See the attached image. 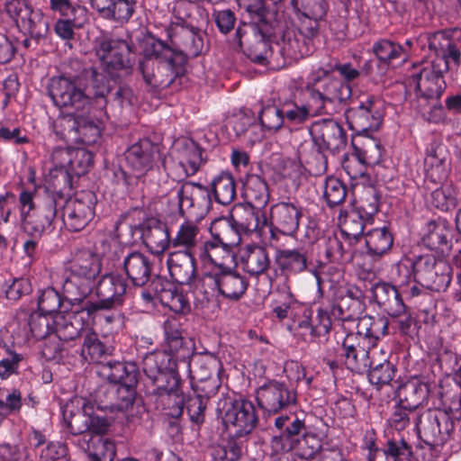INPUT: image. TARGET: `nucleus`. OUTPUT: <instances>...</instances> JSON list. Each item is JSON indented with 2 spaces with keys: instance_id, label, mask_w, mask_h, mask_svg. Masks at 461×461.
I'll use <instances>...</instances> for the list:
<instances>
[{
  "instance_id": "nucleus-39",
  "label": "nucleus",
  "mask_w": 461,
  "mask_h": 461,
  "mask_svg": "<svg viewBox=\"0 0 461 461\" xmlns=\"http://www.w3.org/2000/svg\"><path fill=\"white\" fill-rule=\"evenodd\" d=\"M452 229L446 221H430L422 238L423 244L431 250H441L451 246Z\"/></svg>"
},
{
  "instance_id": "nucleus-60",
  "label": "nucleus",
  "mask_w": 461,
  "mask_h": 461,
  "mask_svg": "<svg viewBox=\"0 0 461 461\" xmlns=\"http://www.w3.org/2000/svg\"><path fill=\"white\" fill-rule=\"evenodd\" d=\"M373 51L377 59L384 63H391L398 59H404L402 56H405L403 46L385 39L375 42Z\"/></svg>"
},
{
  "instance_id": "nucleus-25",
  "label": "nucleus",
  "mask_w": 461,
  "mask_h": 461,
  "mask_svg": "<svg viewBox=\"0 0 461 461\" xmlns=\"http://www.w3.org/2000/svg\"><path fill=\"white\" fill-rule=\"evenodd\" d=\"M426 176L434 183L447 180L450 172L449 152L446 145L432 141L426 149L424 159Z\"/></svg>"
},
{
  "instance_id": "nucleus-43",
  "label": "nucleus",
  "mask_w": 461,
  "mask_h": 461,
  "mask_svg": "<svg viewBox=\"0 0 461 461\" xmlns=\"http://www.w3.org/2000/svg\"><path fill=\"white\" fill-rule=\"evenodd\" d=\"M79 447L84 451L87 461H113L115 456L114 444L103 438H84L79 442Z\"/></svg>"
},
{
  "instance_id": "nucleus-53",
  "label": "nucleus",
  "mask_w": 461,
  "mask_h": 461,
  "mask_svg": "<svg viewBox=\"0 0 461 461\" xmlns=\"http://www.w3.org/2000/svg\"><path fill=\"white\" fill-rule=\"evenodd\" d=\"M189 364L191 378L194 381H203L218 377L220 362L212 356H200Z\"/></svg>"
},
{
  "instance_id": "nucleus-62",
  "label": "nucleus",
  "mask_w": 461,
  "mask_h": 461,
  "mask_svg": "<svg viewBox=\"0 0 461 461\" xmlns=\"http://www.w3.org/2000/svg\"><path fill=\"white\" fill-rule=\"evenodd\" d=\"M80 117L81 115L68 114L60 118L55 124L57 134L67 142L77 143Z\"/></svg>"
},
{
  "instance_id": "nucleus-23",
  "label": "nucleus",
  "mask_w": 461,
  "mask_h": 461,
  "mask_svg": "<svg viewBox=\"0 0 461 461\" xmlns=\"http://www.w3.org/2000/svg\"><path fill=\"white\" fill-rule=\"evenodd\" d=\"M145 246L155 255H160L171 246V238L166 223L156 218L146 220L134 229Z\"/></svg>"
},
{
  "instance_id": "nucleus-35",
  "label": "nucleus",
  "mask_w": 461,
  "mask_h": 461,
  "mask_svg": "<svg viewBox=\"0 0 461 461\" xmlns=\"http://www.w3.org/2000/svg\"><path fill=\"white\" fill-rule=\"evenodd\" d=\"M388 321L382 316L365 315L358 318L357 324V333H351L357 337H362L371 346L370 348H375L378 340L384 337L388 332Z\"/></svg>"
},
{
  "instance_id": "nucleus-26",
  "label": "nucleus",
  "mask_w": 461,
  "mask_h": 461,
  "mask_svg": "<svg viewBox=\"0 0 461 461\" xmlns=\"http://www.w3.org/2000/svg\"><path fill=\"white\" fill-rule=\"evenodd\" d=\"M310 77L312 81L316 80V86L319 87L320 91L326 98V102H329L330 104L345 103L352 95V90L348 83L343 82L339 78L330 77L328 70L319 68L313 72Z\"/></svg>"
},
{
  "instance_id": "nucleus-42",
  "label": "nucleus",
  "mask_w": 461,
  "mask_h": 461,
  "mask_svg": "<svg viewBox=\"0 0 461 461\" xmlns=\"http://www.w3.org/2000/svg\"><path fill=\"white\" fill-rule=\"evenodd\" d=\"M233 223L230 218H221L213 221L210 227L212 238L231 249L241 241V230Z\"/></svg>"
},
{
  "instance_id": "nucleus-22",
  "label": "nucleus",
  "mask_w": 461,
  "mask_h": 461,
  "mask_svg": "<svg viewBox=\"0 0 461 461\" xmlns=\"http://www.w3.org/2000/svg\"><path fill=\"white\" fill-rule=\"evenodd\" d=\"M137 384H110L99 389L97 397L101 400L98 408L110 411H127L135 400Z\"/></svg>"
},
{
  "instance_id": "nucleus-28",
  "label": "nucleus",
  "mask_w": 461,
  "mask_h": 461,
  "mask_svg": "<svg viewBox=\"0 0 461 461\" xmlns=\"http://www.w3.org/2000/svg\"><path fill=\"white\" fill-rule=\"evenodd\" d=\"M92 7L99 15L113 23H127L137 7L136 0H91Z\"/></svg>"
},
{
  "instance_id": "nucleus-8",
  "label": "nucleus",
  "mask_w": 461,
  "mask_h": 461,
  "mask_svg": "<svg viewBox=\"0 0 461 461\" xmlns=\"http://www.w3.org/2000/svg\"><path fill=\"white\" fill-rule=\"evenodd\" d=\"M226 429L234 437L240 438L250 434L258 426V417L254 404L241 397L226 395L217 404Z\"/></svg>"
},
{
  "instance_id": "nucleus-11",
  "label": "nucleus",
  "mask_w": 461,
  "mask_h": 461,
  "mask_svg": "<svg viewBox=\"0 0 461 461\" xmlns=\"http://www.w3.org/2000/svg\"><path fill=\"white\" fill-rule=\"evenodd\" d=\"M77 80V77L71 79L65 76L54 77L49 81L48 94L57 107L85 113L89 110L91 101L78 86Z\"/></svg>"
},
{
  "instance_id": "nucleus-29",
  "label": "nucleus",
  "mask_w": 461,
  "mask_h": 461,
  "mask_svg": "<svg viewBox=\"0 0 461 461\" xmlns=\"http://www.w3.org/2000/svg\"><path fill=\"white\" fill-rule=\"evenodd\" d=\"M263 207L247 203L235 205L230 219L241 232L259 231L267 224Z\"/></svg>"
},
{
  "instance_id": "nucleus-19",
  "label": "nucleus",
  "mask_w": 461,
  "mask_h": 461,
  "mask_svg": "<svg viewBox=\"0 0 461 461\" xmlns=\"http://www.w3.org/2000/svg\"><path fill=\"white\" fill-rule=\"evenodd\" d=\"M118 258H122V267L133 285H145L153 276L154 263L150 258L138 251H125L120 246L115 247Z\"/></svg>"
},
{
  "instance_id": "nucleus-24",
  "label": "nucleus",
  "mask_w": 461,
  "mask_h": 461,
  "mask_svg": "<svg viewBox=\"0 0 461 461\" xmlns=\"http://www.w3.org/2000/svg\"><path fill=\"white\" fill-rule=\"evenodd\" d=\"M339 296L333 305L331 315L342 321H352L358 319L364 311V294L355 285H348L339 291Z\"/></svg>"
},
{
  "instance_id": "nucleus-59",
  "label": "nucleus",
  "mask_w": 461,
  "mask_h": 461,
  "mask_svg": "<svg viewBox=\"0 0 461 461\" xmlns=\"http://www.w3.org/2000/svg\"><path fill=\"white\" fill-rule=\"evenodd\" d=\"M411 421L415 426L419 425L420 415L417 411L407 409L406 406L399 402L394 405L390 418L388 419V424L391 428L397 431H402L406 429Z\"/></svg>"
},
{
  "instance_id": "nucleus-58",
  "label": "nucleus",
  "mask_w": 461,
  "mask_h": 461,
  "mask_svg": "<svg viewBox=\"0 0 461 461\" xmlns=\"http://www.w3.org/2000/svg\"><path fill=\"white\" fill-rule=\"evenodd\" d=\"M22 26L32 38L41 39L48 34L49 22L41 10L31 9L27 17L23 21Z\"/></svg>"
},
{
  "instance_id": "nucleus-40",
  "label": "nucleus",
  "mask_w": 461,
  "mask_h": 461,
  "mask_svg": "<svg viewBox=\"0 0 461 461\" xmlns=\"http://www.w3.org/2000/svg\"><path fill=\"white\" fill-rule=\"evenodd\" d=\"M87 329L78 313L56 314L54 334L59 340L70 341L80 335L84 337Z\"/></svg>"
},
{
  "instance_id": "nucleus-45",
  "label": "nucleus",
  "mask_w": 461,
  "mask_h": 461,
  "mask_svg": "<svg viewBox=\"0 0 461 461\" xmlns=\"http://www.w3.org/2000/svg\"><path fill=\"white\" fill-rule=\"evenodd\" d=\"M244 194L247 203L265 208L269 201V191L266 180L257 174L247 176L244 183Z\"/></svg>"
},
{
  "instance_id": "nucleus-3",
  "label": "nucleus",
  "mask_w": 461,
  "mask_h": 461,
  "mask_svg": "<svg viewBox=\"0 0 461 461\" xmlns=\"http://www.w3.org/2000/svg\"><path fill=\"white\" fill-rule=\"evenodd\" d=\"M339 357L352 371L363 372L368 368V380L377 386L388 384L394 377L396 368L382 353V359L376 358L377 350L356 346V336L347 334L339 349Z\"/></svg>"
},
{
  "instance_id": "nucleus-30",
  "label": "nucleus",
  "mask_w": 461,
  "mask_h": 461,
  "mask_svg": "<svg viewBox=\"0 0 461 461\" xmlns=\"http://www.w3.org/2000/svg\"><path fill=\"white\" fill-rule=\"evenodd\" d=\"M429 385L419 379H411L401 384L396 391L398 402L414 411L427 404L429 397Z\"/></svg>"
},
{
  "instance_id": "nucleus-50",
  "label": "nucleus",
  "mask_w": 461,
  "mask_h": 461,
  "mask_svg": "<svg viewBox=\"0 0 461 461\" xmlns=\"http://www.w3.org/2000/svg\"><path fill=\"white\" fill-rule=\"evenodd\" d=\"M275 427L282 430V432L280 437L276 436L273 438V445H279L283 438L294 443V441H295L294 437L306 432L304 420H300L298 417L292 418L289 415H281L276 418Z\"/></svg>"
},
{
  "instance_id": "nucleus-52",
  "label": "nucleus",
  "mask_w": 461,
  "mask_h": 461,
  "mask_svg": "<svg viewBox=\"0 0 461 461\" xmlns=\"http://www.w3.org/2000/svg\"><path fill=\"white\" fill-rule=\"evenodd\" d=\"M73 173L68 168L52 167L49 174V183L53 188L51 193L45 192L43 195H56L62 203L66 200L63 193L72 189Z\"/></svg>"
},
{
  "instance_id": "nucleus-13",
  "label": "nucleus",
  "mask_w": 461,
  "mask_h": 461,
  "mask_svg": "<svg viewBox=\"0 0 461 461\" xmlns=\"http://www.w3.org/2000/svg\"><path fill=\"white\" fill-rule=\"evenodd\" d=\"M97 199L91 191H84L66 199L62 207V221L68 230L80 231L94 219Z\"/></svg>"
},
{
  "instance_id": "nucleus-15",
  "label": "nucleus",
  "mask_w": 461,
  "mask_h": 461,
  "mask_svg": "<svg viewBox=\"0 0 461 461\" xmlns=\"http://www.w3.org/2000/svg\"><path fill=\"white\" fill-rule=\"evenodd\" d=\"M206 285H214L225 299L238 301L245 294L249 281L245 276L234 269L222 268L220 272L204 276L198 281L196 289L204 292L203 288Z\"/></svg>"
},
{
  "instance_id": "nucleus-9",
  "label": "nucleus",
  "mask_w": 461,
  "mask_h": 461,
  "mask_svg": "<svg viewBox=\"0 0 461 461\" xmlns=\"http://www.w3.org/2000/svg\"><path fill=\"white\" fill-rule=\"evenodd\" d=\"M203 33L194 26L177 24L170 35L174 48L160 40L154 39L155 49L164 51V57L167 59L174 57L178 65V69L181 70L182 66L185 67L189 58H195L202 53L203 49Z\"/></svg>"
},
{
  "instance_id": "nucleus-20",
  "label": "nucleus",
  "mask_w": 461,
  "mask_h": 461,
  "mask_svg": "<svg viewBox=\"0 0 461 461\" xmlns=\"http://www.w3.org/2000/svg\"><path fill=\"white\" fill-rule=\"evenodd\" d=\"M195 254L185 252L181 250L172 251L168 254L167 265L170 276L175 282L180 285H190L194 283V293L203 294L202 301H209V294L207 291L196 289V283L201 279H196V264Z\"/></svg>"
},
{
  "instance_id": "nucleus-32",
  "label": "nucleus",
  "mask_w": 461,
  "mask_h": 461,
  "mask_svg": "<svg viewBox=\"0 0 461 461\" xmlns=\"http://www.w3.org/2000/svg\"><path fill=\"white\" fill-rule=\"evenodd\" d=\"M95 281L66 270L62 283L64 298L71 303L83 302L92 293Z\"/></svg>"
},
{
  "instance_id": "nucleus-1",
  "label": "nucleus",
  "mask_w": 461,
  "mask_h": 461,
  "mask_svg": "<svg viewBox=\"0 0 461 461\" xmlns=\"http://www.w3.org/2000/svg\"><path fill=\"white\" fill-rule=\"evenodd\" d=\"M246 12L249 22L237 28L233 41L251 60L263 64L272 53V42L287 59L296 60L312 52L313 40L319 35L315 23L312 26V23L299 22L295 25L292 21L281 20L276 9L265 7L258 1L250 2Z\"/></svg>"
},
{
  "instance_id": "nucleus-38",
  "label": "nucleus",
  "mask_w": 461,
  "mask_h": 461,
  "mask_svg": "<svg viewBox=\"0 0 461 461\" xmlns=\"http://www.w3.org/2000/svg\"><path fill=\"white\" fill-rule=\"evenodd\" d=\"M90 409V406L84 403L82 409H78L77 411L69 409L68 405L63 411V419L70 433L75 436L82 435V438L77 440L78 446L79 442L82 443L84 441V438L89 439L92 437L88 434L91 425V413L88 412Z\"/></svg>"
},
{
  "instance_id": "nucleus-6",
  "label": "nucleus",
  "mask_w": 461,
  "mask_h": 461,
  "mask_svg": "<svg viewBox=\"0 0 461 461\" xmlns=\"http://www.w3.org/2000/svg\"><path fill=\"white\" fill-rule=\"evenodd\" d=\"M163 52L155 49V41L152 39L146 43L145 60L140 63L143 79L146 85L153 90L170 86L176 78H180L185 72V67L182 66V69H178L175 58L167 59L164 57Z\"/></svg>"
},
{
  "instance_id": "nucleus-14",
  "label": "nucleus",
  "mask_w": 461,
  "mask_h": 461,
  "mask_svg": "<svg viewBox=\"0 0 461 461\" xmlns=\"http://www.w3.org/2000/svg\"><path fill=\"white\" fill-rule=\"evenodd\" d=\"M308 133L319 151L337 153L344 149L348 135L343 126L334 119H321L312 122Z\"/></svg>"
},
{
  "instance_id": "nucleus-31",
  "label": "nucleus",
  "mask_w": 461,
  "mask_h": 461,
  "mask_svg": "<svg viewBox=\"0 0 461 461\" xmlns=\"http://www.w3.org/2000/svg\"><path fill=\"white\" fill-rule=\"evenodd\" d=\"M372 292L379 308L388 315L399 316L406 311L401 294L394 285L377 283L373 286Z\"/></svg>"
},
{
  "instance_id": "nucleus-63",
  "label": "nucleus",
  "mask_w": 461,
  "mask_h": 461,
  "mask_svg": "<svg viewBox=\"0 0 461 461\" xmlns=\"http://www.w3.org/2000/svg\"><path fill=\"white\" fill-rule=\"evenodd\" d=\"M321 444L318 437L312 433L304 432L302 438L294 441L292 448L295 454L303 459H311L319 452Z\"/></svg>"
},
{
  "instance_id": "nucleus-49",
  "label": "nucleus",
  "mask_w": 461,
  "mask_h": 461,
  "mask_svg": "<svg viewBox=\"0 0 461 461\" xmlns=\"http://www.w3.org/2000/svg\"><path fill=\"white\" fill-rule=\"evenodd\" d=\"M154 397V402L158 410L163 411L166 415L175 419H178L182 416L185 405V397L182 389L159 393V395Z\"/></svg>"
},
{
  "instance_id": "nucleus-7",
  "label": "nucleus",
  "mask_w": 461,
  "mask_h": 461,
  "mask_svg": "<svg viewBox=\"0 0 461 461\" xmlns=\"http://www.w3.org/2000/svg\"><path fill=\"white\" fill-rule=\"evenodd\" d=\"M142 370L153 386V396L182 389L176 359L166 350L146 354L142 359Z\"/></svg>"
},
{
  "instance_id": "nucleus-41",
  "label": "nucleus",
  "mask_w": 461,
  "mask_h": 461,
  "mask_svg": "<svg viewBox=\"0 0 461 461\" xmlns=\"http://www.w3.org/2000/svg\"><path fill=\"white\" fill-rule=\"evenodd\" d=\"M104 372L113 384H137L139 371L132 362L109 360L104 363Z\"/></svg>"
},
{
  "instance_id": "nucleus-61",
  "label": "nucleus",
  "mask_w": 461,
  "mask_h": 461,
  "mask_svg": "<svg viewBox=\"0 0 461 461\" xmlns=\"http://www.w3.org/2000/svg\"><path fill=\"white\" fill-rule=\"evenodd\" d=\"M104 97L106 98L107 103H111L119 108L132 105L136 99L131 87L122 83L111 86Z\"/></svg>"
},
{
  "instance_id": "nucleus-27",
  "label": "nucleus",
  "mask_w": 461,
  "mask_h": 461,
  "mask_svg": "<svg viewBox=\"0 0 461 461\" xmlns=\"http://www.w3.org/2000/svg\"><path fill=\"white\" fill-rule=\"evenodd\" d=\"M128 288L127 280L119 274L104 275L95 285V295L112 309L121 306Z\"/></svg>"
},
{
  "instance_id": "nucleus-36",
  "label": "nucleus",
  "mask_w": 461,
  "mask_h": 461,
  "mask_svg": "<svg viewBox=\"0 0 461 461\" xmlns=\"http://www.w3.org/2000/svg\"><path fill=\"white\" fill-rule=\"evenodd\" d=\"M102 265L97 255L87 249L74 253L66 270L95 280L100 274Z\"/></svg>"
},
{
  "instance_id": "nucleus-57",
  "label": "nucleus",
  "mask_w": 461,
  "mask_h": 461,
  "mask_svg": "<svg viewBox=\"0 0 461 461\" xmlns=\"http://www.w3.org/2000/svg\"><path fill=\"white\" fill-rule=\"evenodd\" d=\"M323 254L329 262L345 263L353 259L350 246L345 248L336 235H330L325 239Z\"/></svg>"
},
{
  "instance_id": "nucleus-48",
  "label": "nucleus",
  "mask_w": 461,
  "mask_h": 461,
  "mask_svg": "<svg viewBox=\"0 0 461 461\" xmlns=\"http://www.w3.org/2000/svg\"><path fill=\"white\" fill-rule=\"evenodd\" d=\"M231 250L212 238L199 247L198 257L203 262L213 264L221 270L225 259L231 256Z\"/></svg>"
},
{
  "instance_id": "nucleus-33",
  "label": "nucleus",
  "mask_w": 461,
  "mask_h": 461,
  "mask_svg": "<svg viewBox=\"0 0 461 461\" xmlns=\"http://www.w3.org/2000/svg\"><path fill=\"white\" fill-rule=\"evenodd\" d=\"M447 420L442 415L441 410H429L425 412L422 418L420 416L419 425L416 429L420 435H423V441L429 446L443 445L446 440V436H443L442 431L438 427V422L445 423V428L447 427Z\"/></svg>"
},
{
  "instance_id": "nucleus-16",
  "label": "nucleus",
  "mask_w": 461,
  "mask_h": 461,
  "mask_svg": "<svg viewBox=\"0 0 461 461\" xmlns=\"http://www.w3.org/2000/svg\"><path fill=\"white\" fill-rule=\"evenodd\" d=\"M257 401L263 411L269 414H276L294 406L297 394L295 390L285 383L270 381L258 388Z\"/></svg>"
},
{
  "instance_id": "nucleus-56",
  "label": "nucleus",
  "mask_w": 461,
  "mask_h": 461,
  "mask_svg": "<svg viewBox=\"0 0 461 461\" xmlns=\"http://www.w3.org/2000/svg\"><path fill=\"white\" fill-rule=\"evenodd\" d=\"M340 231L343 236L349 240H357L363 234L365 228V220L357 210L347 212L344 215L340 214Z\"/></svg>"
},
{
  "instance_id": "nucleus-34",
  "label": "nucleus",
  "mask_w": 461,
  "mask_h": 461,
  "mask_svg": "<svg viewBox=\"0 0 461 461\" xmlns=\"http://www.w3.org/2000/svg\"><path fill=\"white\" fill-rule=\"evenodd\" d=\"M176 158L185 176H194L203 163L202 150L191 140H178L176 147Z\"/></svg>"
},
{
  "instance_id": "nucleus-18",
  "label": "nucleus",
  "mask_w": 461,
  "mask_h": 461,
  "mask_svg": "<svg viewBox=\"0 0 461 461\" xmlns=\"http://www.w3.org/2000/svg\"><path fill=\"white\" fill-rule=\"evenodd\" d=\"M124 158L136 176H141L161 158L160 145L149 139L140 140L124 151Z\"/></svg>"
},
{
  "instance_id": "nucleus-44",
  "label": "nucleus",
  "mask_w": 461,
  "mask_h": 461,
  "mask_svg": "<svg viewBox=\"0 0 461 461\" xmlns=\"http://www.w3.org/2000/svg\"><path fill=\"white\" fill-rule=\"evenodd\" d=\"M200 229L192 221H185L182 223L176 234L171 239L172 248H181V251L196 254L201 245L200 243Z\"/></svg>"
},
{
  "instance_id": "nucleus-5",
  "label": "nucleus",
  "mask_w": 461,
  "mask_h": 461,
  "mask_svg": "<svg viewBox=\"0 0 461 461\" xmlns=\"http://www.w3.org/2000/svg\"><path fill=\"white\" fill-rule=\"evenodd\" d=\"M94 50L103 70L111 79L116 80L131 73L136 59L131 41L99 37L95 41Z\"/></svg>"
},
{
  "instance_id": "nucleus-10",
  "label": "nucleus",
  "mask_w": 461,
  "mask_h": 461,
  "mask_svg": "<svg viewBox=\"0 0 461 461\" xmlns=\"http://www.w3.org/2000/svg\"><path fill=\"white\" fill-rule=\"evenodd\" d=\"M448 70L446 61L432 59L414 67V72L409 77L408 84L425 100L438 101L446 89L444 73Z\"/></svg>"
},
{
  "instance_id": "nucleus-2",
  "label": "nucleus",
  "mask_w": 461,
  "mask_h": 461,
  "mask_svg": "<svg viewBox=\"0 0 461 461\" xmlns=\"http://www.w3.org/2000/svg\"><path fill=\"white\" fill-rule=\"evenodd\" d=\"M397 282L405 286L410 281L420 284L431 292H445L448 288L452 276L451 267L431 254L420 255L407 259L396 266Z\"/></svg>"
},
{
  "instance_id": "nucleus-46",
  "label": "nucleus",
  "mask_w": 461,
  "mask_h": 461,
  "mask_svg": "<svg viewBox=\"0 0 461 461\" xmlns=\"http://www.w3.org/2000/svg\"><path fill=\"white\" fill-rule=\"evenodd\" d=\"M393 243V234L385 227L374 229L366 235L367 254L373 258H380L388 253Z\"/></svg>"
},
{
  "instance_id": "nucleus-12",
  "label": "nucleus",
  "mask_w": 461,
  "mask_h": 461,
  "mask_svg": "<svg viewBox=\"0 0 461 461\" xmlns=\"http://www.w3.org/2000/svg\"><path fill=\"white\" fill-rule=\"evenodd\" d=\"M275 262L283 276L290 277L308 271L316 278L318 286L321 285V270L325 263L317 261L314 264L308 249L302 247L278 249Z\"/></svg>"
},
{
  "instance_id": "nucleus-47",
  "label": "nucleus",
  "mask_w": 461,
  "mask_h": 461,
  "mask_svg": "<svg viewBox=\"0 0 461 461\" xmlns=\"http://www.w3.org/2000/svg\"><path fill=\"white\" fill-rule=\"evenodd\" d=\"M215 201L222 205L230 204L236 197V183L233 176L222 171L213 177L211 183Z\"/></svg>"
},
{
  "instance_id": "nucleus-64",
  "label": "nucleus",
  "mask_w": 461,
  "mask_h": 461,
  "mask_svg": "<svg viewBox=\"0 0 461 461\" xmlns=\"http://www.w3.org/2000/svg\"><path fill=\"white\" fill-rule=\"evenodd\" d=\"M347 195L346 185L336 177H328L325 181L323 197L330 207L342 203Z\"/></svg>"
},
{
  "instance_id": "nucleus-55",
  "label": "nucleus",
  "mask_w": 461,
  "mask_h": 461,
  "mask_svg": "<svg viewBox=\"0 0 461 461\" xmlns=\"http://www.w3.org/2000/svg\"><path fill=\"white\" fill-rule=\"evenodd\" d=\"M56 315H49L41 312H35L30 315L29 327L32 336L37 339H44L54 334Z\"/></svg>"
},
{
  "instance_id": "nucleus-21",
  "label": "nucleus",
  "mask_w": 461,
  "mask_h": 461,
  "mask_svg": "<svg viewBox=\"0 0 461 461\" xmlns=\"http://www.w3.org/2000/svg\"><path fill=\"white\" fill-rule=\"evenodd\" d=\"M303 216L302 207L286 201L279 202L270 207V231L275 236V231L285 236H294L300 225Z\"/></svg>"
},
{
  "instance_id": "nucleus-51",
  "label": "nucleus",
  "mask_w": 461,
  "mask_h": 461,
  "mask_svg": "<svg viewBox=\"0 0 461 461\" xmlns=\"http://www.w3.org/2000/svg\"><path fill=\"white\" fill-rule=\"evenodd\" d=\"M110 354V348L106 347L91 329L84 332V341L81 356L86 361L99 362Z\"/></svg>"
},
{
  "instance_id": "nucleus-17",
  "label": "nucleus",
  "mask_w": 461,
  "mask_h": 461,
  "mask_svg": "<svg viewBox=\"0 0 461 461\" xmlns=\"http://www.w3.org/2000/svg\"><path fill=\"white\" fill-rule=\"evenodd\" d=\"M345 115L350 129L356 132L375 131L382 122L380 101L374 95L368 96L357 107L348 109Z\"/></svg>"
},
{
  "instance_id": "nucleus-37",
  "label": "nucleus",
  "mask_w": 461,
  "mask_h": 461,
  "mask_svg": "<svg viewBox=\"0 0 461 461\" xmlns=\"http://www.w3.org/2000/svg\"><path fill=\"white\" fill-rule=\"evenodd\" d=\"M241 264L243 269L250 276L263 275L270 267L269 252L262 246H247L241 255Z\"/></svg>"
},
{
  "instance_id": "nucleus-54",
  "label": "nucleus",
  "mask_w": 461,
  "mask_h": 461,
  "mask_svg": "<svg viewBox=\"0 0 461 461\" xmlns=\"http://www.w3.org/2000/svg\"><path fill=\"white\" fill-rule=\"evenodd\" d=\"M328 4L326 0H308L303 7L296 13L299 22L302 23H315L316 32L320 31V21L327 14Z\"/></svg>"
},
{
  "instance_id": "nucleus-4",
  "label": "nucleus",
  "mask_w": 461,
  "mask_h": 461,
  "mask_svg": "<svg viewBox=\"0 0 461 461\" xmlns=\"http://www.w3.org/2000/svg\"><path fill=\"white\" fill-rule=\"evenodd\" d=\"M24 231L30 237L41 238L53 230L58 207L62 199L56 195H43L37 190H23L19 195Z\"/></svg>"
}]
</instances>
